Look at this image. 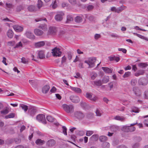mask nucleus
Segmentation results:
<instances>
[{"label":"nucleus","mask_w":148,"mask_h":148,"mask_svg":"<svg viewBox=\"0 0 148 148\" xmlns=\"http://www.w3.org/2000/svg\"><path fill=\"white\" fill-rule=\"evenodd\" d=\"M94 83L95 85L98 86H101L102 84V81L100 80H99L96 81H94Z\"/></svg>","instance_id":"42"},{"label":"nucleus","mask_w":148,"mask_h":148,"mask_svg":"<svg viewBox=\"0 0 148 148\" xmlns=\"http://www.w3.org/2000/svg\"><path fill=\"white\" fill-rule=\"evenodd\" d=\"M25 35L28 38L31 39H35V36L30 31H27L25 33Z\"/></svg>","instance_id":"14"},{"label":"nucleus","mask_w":148,"mask_h":148,"mask_svg":"<svg viewBox=\"0 0 148 148\" xmlns=\"http://www.w3.org/2000/svg\"><path fill=\"white\" fill-rule=\"evenodd\" d=\"M116 148H128V147L125 145H121L117 146Z\"/></svg>","instance_id":"60"},{"label":"nucleus","mask_w":148,"mask_h":148,"mask_svg":"<svg viewBox=\"0 0 148 148\" xmlns=\"http://www.w3.org/2000/svg\"><path fill=\"white\" fill-rule=\"evenodd\" d=\"M15 42L14 41H10L8 42V44L9 45L14 46L15 45Z\"/></svg>","instance_id":"58"},{"label":"nucleus","mask_w":148,"mask_h":148,"mask_svg":"<svg viewBox=\"0 0 148 148\" xmlns=\"http://www.w3.org/2000/svg\"><path fill=\"white\" fill-rule=\"evenodd\" d=\"M93 8V6L91 5H89L87 7V8L88 10H90Z\"/></svg>","instance_id":"64"},{"label":"nucleus","mask_w":148,"mask_h":148,"mask_svg":"<svg viewBox=\"0 0 148 148\" xmlns=\"http://www.w3.org/2000/svg\"><path fill=\"white\" fill-rule=\"evenodd\" d=\"M145 73L144 70L142 69H140L138 70L135 74L134 75L138 77L140 75H142Z\"/></svg>","instance_id":"22"},{"label":"nucleus","mask_w":148,"mask_h":148,"mask_svg":"<svg viewBox=\"0 0 148 148\" xmlns=\"http://www.w3.org/2000/svg\"><path fill=\"white\" fill-rule=\"evenodd\" d=\"M138 66L141 67L142 68L146 67L147 65V64L145 63H140L138 64Z\"/></svg>","instance_id":"48"},{"label":"nucleus","mask_w":148,"mask_h":148,"mask_svg":"<svg viewBox=\"0 0 148 148\" xmlns=\"http://www.w3.org/2000/svg\"><path fill=\"white\" fill-rule=\"evenodd\" d=\"M27 9L30 12H35L38 10L36 7L34 5H30L28 6Z\"/></svg>","instance_id":"17"},{"label":"nucleus","mask_w":148,"mask_h":148,"mask_svg":"<svg viewBox=\"0 0 148 148\" xmlns=\"http://www.w3.org/2000/svg\"><path fill=\"white\" fill-rule=\"evenodd\" d=\"M66 23H70L72 21L73 19L72 16L70 15H68L66 17Z\"/></svg>","instance_id":"26"},{"label":"nucleus","mask_w":148,"mask_h":148,"mask_svg":"<svg viewBox=\"0 0 148 148\" xmlns=\"http://www.w3.org/2000/svg\"><path fill=\"white\" fill-rule=\"evenodd\" d=\"M62 128L63 130V132L64 134L65 135H67V129L66 128V127L64 126H63L62 127Z\"/></svg>","instance_id":"50"},{"label":"nucleus","mask_w":148,"mask_h":148,"mask_svg":"<svg viewBox=\"0 0 148 148\" xmlns=\"http://www.w3.org/2000/svg\"><path fill=\"white\" fill-rule=\"evenodd\" d=\"M69 3L72 5H75L77 3L76 0H68Z\"/></svg>","instance_id":"51"},{"label":"nucleus","mask_w":148,"mask_h":148,"mask_svg":"<svg viewBox=\"0 0 148 148\" xmlns=\"http://www.w3.org/2000/svg\"><path fill=\"white\" fill-rule=\"evenodd\" d=\"M67 54L68 56V58L69 60H71V59L72 57V54L71 52L69 51L68 52Z\"/></svg>","instance_id":"55"},{"label":"nucleus","mask_w":148,"mask_h":148,"mask_svg":"<svg viewBox=\"0 0 148 148\" xmlns=\"http://www.w3.org/2000/svg\"><path fill=\"white\" fill-rule=\"evenodd\" d=\"M123 130L127 132H132L136 130V128L132 126H126L123 127Z\"/></svg>","instance_id":"7"},{"label":"nucleus","mask_w":148,"mask_h":148,"mask_svg":"<svg viewBox=\"0 0 148 148\" xmlns=\"http://www.w3.org/2000/svg\"><path fill=\"white\" fill-rule=\"evenodd\" d=\"M94 132L92 131H87L86 135L87 136H90Z\"/></svg>","instance_id":"49"},{"label":"nucleus","mask_w":148,"mask_h":148,"mask_svg":"<svg viewBox=\"0 0 148 148\" xmlns=\"http://www.w3.org/2000/svg\"><path fill=\"white\" fill-rule=\"evenodd\" d=\"M45 44L43 41H40L35 43V46L36 47H40L43 46Z\"/></svg>","instance_id":"23"},{"label":"nucleus","mask_w":148,"mask_h":148,"mask_svg":"<svg viewBox=\"0 0 148 148\" xmlns=\"http://www.w3.org/2000/svg\"><path fill=\"white\" fill-rule=\"evenodd\" d=\"M13 27L14 30L16 32H21L23 30V28L20 26L15 25H13Z\"/></svg>","instance_id":"16"},{"label":"nucleus","mask_w":148,"mask_h":148,"mask_svg":"<svg viewBox=\"0 0 148 148\" xmlns=\"http://www.w3.org/2000/svg\"><path fill=\"white\" fill-rule=\"evenodd\" d=\"M109 78L108 76H105L103 79L102 81L104 83H106L108 82L109 81Z\"/></svg>","instance_id":"37"},{"label":"nucleus","mask_w":148,"mask_h":148,"mask_svg":"<svg viewBox=\"0 0 148 148\" xmlns=\"http://www.w3.org/2000/svg\"><path fill=\"white\" fill-rule=\"evenodd\" d=\"M119 129V127L116 125H112L110 127V130L113 132H116Z\"/></svg>","instance_id":"28"},{"label":"nucleus","mask_w":148,"mask_h":148,"mask_svg":"<svg viewBox=\"0 0 148 148\" xmlns=\"http://www.w3.org/2000/svg\"><path fill=\"white\" fill-rule=\"evenodd\" d=\"M99 140L101 142L105 141L107 140V137L104 136H102L99 137Z\"/></svg>","instance_id":"40"},{"label":"nucleus","mask_w":148,"mask_h":148,"mask_svg":"<svg viewBox=\"0 0 148 148\" xmlns=\"http://www.w3.org/2000/svg\"><path fill=\"white\" fill-rule=\"evenodd\" d=\"M92 93L87 92L86 94V97L90 100L95 101L97 99V98L95 96L92 97Z\"/></svg>","instance_id":"11"},{"label":"nucleus","mask_w":148,"mask_h":148,"mask_svg":"<svg viewBox=\"0 0 148 148\" xmlns=\"http://www.w3.org/2000/svg\"><path fill=\"white\" fill-rule=\"evenodd\" d=\"M102 69L106 73H112V70L108 67H102Z\"/></svg>","instance_id":"24"},{"label":"nucleus","mask_w":148,"mask_h":148,"mask_svg":"<svg viewBox=\"0 0 148 148\" xmlns=\"http://www.w3.org/2000/svg\"><path fill=\"white\" fill-rule=\"evenodd\" d=\"M145 99H148V90L145 92Z\"/></svg>","instance_id":"63"},{"label":"nucleus","mask_w":148,"mask_h":148,"mask_svg":"<svg viewBox=\"0 0 148 148\" xmlns=\"http://www.w3.org/2000/svg\"><path fill=\"white\" fill-rule=\"evenodd\" d=\"M34 33L36 35L40 36L43 34V32L42 30L39 29H35L34 30Z\"/></svg>","instance_id":"20"},{"label":"nucleus","mask_w":148,"mask_h":148,"mask_svg":"<svg viewBox=\"0 0 148 148\" xmlns=\"http://www.w3.org/2000/svg\"><path fill=\"white\" fill-rule=\"evenodd\" d=\"M20 107L22 108V109L24 110L25 112H26L28 109V106L23 104H21Z\"/></svg>","instance_id":"38"},{"label":"nucleus","mask_w":148,"mask_h":148,"mask_svg":"<svg viewBox=\"0 0 148 148\" xmlns=\"http://www.w3.org/2000/svg\"><path fill=\"white\" fill-rule=\"evenodd\" d=\"M27 62V60L24 57H23L21 58V62L22 63L24 64H26Z\"/></svg>","instance_id":"59"},{"label":"nucleus","mask_w":148,"mask_h":148,"mask_svg":"<svg viewBox=\"0 0 148 148\" xmlns=\"http://www.w3.org/2000/svg\"><path fill=\"white\" fill-rule=\"evenodd\" d=\"M70 100L73 103H77L80 101L79 97L76 95H72L70 97Z\"/></svg>","instance_id":"8"},{"label":"nucleus","mask_w":148,"mask_h":148,"mask_svg":"<svg viewBox=\"0 0 148 148\" xmlns=\"http://www.w3.org/2000/svg\"><path fill=\"white\" fill-rule=\"evenodd\" d=\"M139 144L136 143L133 145L132 146V148H138L139 146Z\"/></svg>","instance_id":"57"},{"label":"nucleus","mask_w":148,"mask_h":148,"mask_svg":"<svg viewBox=\"0 0 148 148\" xmlns=\"http://www.w3.org/2000/svg\"><path fill=\"white\" fill-rule=\"evenodd\" d=\"M22 6L20 5L18 6L16 8V11L17 12H19L23 9Z\"/></svg>","instance_id":"56"},{"label":"nucleus","mask_w":148,"mask_h":148,"mask_svg":"<svg viewBox=\"0 0 148 148\" xmlns=\"http://www.w3.org/2000/svg\"><path fill=\"white\" fill-rule=\"evenodd\" d=\"M15 114L14 113H12L8 115L5 116L6 119L11 118L14 117Z\"/></svg>","instance_id":"41"},{"label":"nucleus","mask_w":148,"mask_h":148,"mask_svg":"<svg viewBox=\"0 0 148 148\" xmlns=\"http://www.w3.org/2000/svg\"><path fill=\"white\" fill-rule=\"evenodd\" d=\"M62 107L64 110L67 113H72L74 111V108L72 105L64 104L62 105Z\"/></svg>","instance_id":"1"},{"label":"nucleus","mask_w":148,"mask_h":148,"mask_svg":"<svg viewBox=\"0 0 148 148\" xmlns=\"http://www.w3.org/2000/svg\"><path fill=\"white\" fill-rule=\"evenodd\" d=\"M56 143L55 141L53 139H50L47 142V145L49 147L54 146Z\"/></svg>","instance_id":"15"},{"label":"nucleus","mask_w":148,"mask_h":148,"mask_svg":"<svg viewBox=\"0 0 148 148\" xmlns=\"http://www.w3.org/2000/svg\"><path fill=\"white\" fill-rule=\"evenodd\" d=\"M43 3L41 0H38V3L37 4V6L38 8V9L39 10L40 9L42 6Z\"/></svg>","instance_id":"33"},{"label":"nucleus","mask_w":148,"mask_h":148,"mask_svg":"<svg viewBox=\"0 0 148 148\" xmlns=\"http://www.w3.org/2000/svg\"><path fill=\"white\" fill-rule=\"evenodd\" d=\"M131 73L130 72H125V74L123 75V77L124 78H126L129 77Z\"/></svg>","instance_id":"47"},{"label":"nucleus","mask_w":148,"mask_h":148,"mask_svg":"<svg viewBox=\"0 0 148 148\" xmlns=\"http://www.w3.org/2000/svg\"><path fill=\"white\" fill-rule=\"evenodd\" d=\"M8 112L9 111L7 109L2 110L1 111V113L4 114H7L8 113Z\"/></svg>","instance_id":"54"},{"label":"nucleus","mask_w":148,"mask_h":148,"mask_svg":"<svg viewBox=\"0 0 148 148\" xmlns=\"http://www.w3.org/2000/svg\"><path fill=\"white\" fill-rule=\"evenodd\" d=\"M39 27L40 28H41V29H42L44 31H47V26L45 24L42 25H40L39 26Z\"/></svg>","instance_id":"43"},{"label":"nucleus","mask_w":148,"mask_h":148,"mask_svg":"<svg viewBox=\"0 0 148 148\" xmlns=\"http://www.w3.org/2000/svg\"><path fill=\"white\" fill-rule=\"evenodd\" d=\"M6 8L7 9L9 10L10 8H12V5L10 3H6Z\"/></svg>","instance_id":"53"},{"label":"nucleus","mask_w":148,"mask_h":148,"mask_svg":"<svg viewBox=\"0 0 148 148\" xmlns=\"http://www.w3.org/2000/svg\"><path fill=\"white\" fill-rule=\"evenodd\" d=\"M57 6V5L56 3V1H55L53 2V3L52 5V7L53 9L56 8Z\"/></svg>","instance_id":"62"},{"label":"nucleus","mask_w":148,"mask_h":148,"mask_svg":"<svg viewBox=\"0 0 148 148\" xmlns=\"http://www.w3.org/2000/svg\"><path fill=\"white\" fill-rule=\"evenodd\" d=\"M22 44L21 42H19L14 47V48H18L20 47H22Z\"/></svg>","instance_id":"52"},{"label":"nucleus","mask_w":148,"mask_h":148,"mask_svg":"<svg viewBox=\"0 0 148 148\" xmlns=\"http://www.w3.org/2000/svg\"><path fill=\"white\" fill-rule=\"evenodd\" d=\"M13 32L11 29H9L7 33V36L10 38H12L13 37Z\"/></svg>","instance_id":"27"},{"label":"nucleus","mask_w":148,"mask_h":148,"mask_svg":"<svg viewBox=\"0 0 148 148\" xmlns=\"http://www.w3.org/2000/svg\"><path fill=\"white\" fill-rule=\"evenodd\" d=\"M114 119L117 120L123 121L125 120V118L123 116H116L114 117Z\"/></svg>","instance_id":"32"},{"label":"nucleus","mask_w":148,"mask_h":148,"mask_svg":"<svg viewBox=\"0 0 148 148\" xmlns=\"http://www.w3.org/2000/svg\"><path fill=\"white\" fill-rule=\"evenodd\" d=\"M83 16H77L75 18V21L77 23H80L83 21Z\"/></svg>","instance_id":"21"},{"label":"nucleus","mask_w":148,"mask_h":148,"mask_svg":"<svg viewBox=\"0 0 148 148\" xmlns=\"http://www.w3.org/2000/svg\"><path fill=\"white\" fill-rule=\"evenodd\" d=\"M57 29L54 27H50L49 28L48 34L51 35H54L56 33Z\"/></svg>","instance_id":"13"},{"label":"nucleus","mask_w":148,"mask_h":148,"mask_svg":"<svg viewBox=\"0 0 148 148\" xmlns=\"http://www.w3.org/2000/svg\"><path fill=\"white\" fill-rule=\"evenodd\" d=\"M134 34H135L136 36L140 38L144 39L147 41H148V38L147 37L137 33H134Z\"/></svg>","instance_id":"34"},{"label":"nucleus","mask_w":148,"mask_h":148,"mask_svg":"<svg viewBox=\"0 0 148 148\" xmlns=\"http://www.w3.org/2000/svg\"><path fill=\"white\" fill-rule=\"evenodd\" d=\"M90 75L91 79L94 80L97 76V74L95 72H93L91 73Z\"/></svg>","instance_id":"39"},{"label":"nucleus","mask_w":148,"mask_h":148,"mask_svg":"<svg viewBox=\"0 0 148 148\" xmlns=\"http://www.w3.org/2000/svg\"><path fill=\"white\" fill-rule=\"evenodd\" d=\"M94 114L91 113H88L86 115V118L88 119H91L94 117Z\"/></svg>","instance_id":"35"},{"label":"nucleus","mask_w":148,"mask_h":148,"mask_svg":"<svg viewBox=\"0 0 148 148\" xmlns=\"http://www.w3.org/2000/svg\"><path fill=\"white\" fill-rule=\"evenodd\" d=\"M28 112L29 115L32 117H33L36 114L37 110L34 107L30 106L28 109Z\"/></svg>","instance_id":"6"},{"label":"nucleus","mask_w":148,"mask_h":148,"mask_svg":"<svg viewBox=\"0 0 148 148\" xmlns=\"http://www.w3.org/2000/svg\"><path fill=\"white\" fill-rule=\"evenodd\" d=\"M138 83L140 85L145 86L147 84L148 81L147 79L145 78H141L139 79Z\"/></svg>","instance_id":"10"},{"label":"nucleus","mask_w":148,"mask_h":148,"mask_svg":"<svg viewBox=\"0 0 148 148\" xmlns=\"http://www.w3.org/2000/svg\"><path fill=\"white\" fill-rule=\"evenodd\" d=\"M64 15V13L61 12L57 13V14L55 16V19L57 21H60L63 19V16Z\"/></svg>","instance_id":"5"},{"label":"nucleus","mask_w":148,"mask_h":148,"mask_svg":"<svg viewBox=\"0 0 148 148\" xmlns=\"http://www.w3.org/2000/svg\"><path fill=\"white\" fill-rule=\"evenodd\" d=\"M71 89L75 92L77 93H81L82 92V90L79 88L73 87L70 86Z\"/></svg>","instance_id":"18"},{"label":"nucleus","mask_w":148,"mask_h":148,"mask_svg":"<svg viewBox=\"0 0 148 148\" xmlns=\"http://www.w3.org/2000/svg\"><path fill=\"white\" fill-rule=\"evenodd\" d=\"M47 120L50 122H53L54 121V119L51 116H48L47 117Z\"/></svg>","instance_id":"44"},{"label":"nucleus","mask_w":148,"mask_h":148,"mask_svg":"<svg viewBox=\"0 0 148 148\" xmlns=\"http://www.w3.org/2000/svg\"><path fill=\"white\" fill-rule=\"evenodd\" d=\"M101 146L102 148H109L110 144L109 143L105 142L102 144Z\"/></svg>","instance_id":"29"},{"label":"nucleus","mask_w":148,"mask_h":148,"mask_svg":"<svg viewBox=\"0 0 148 148\" xmlns=\"http://www.w3.org/2000/svg\"><path fill=\"white\" fill-rule=\"evenodd\" d=\"M99 136L97 134L92 135L90 138V139L93 141H97L98 139Z\"/></svg>","instance_id":"36"},{"label":"nucleus","mask_w":148,"mask_h":148,"mask_svg":"<svg viewBox=\"0 0 148 148\" xmlns=\"http://www.w3.org/2000/svg\"><path fill=\"white\" fill-rule=\"evenodd\" d=\"M50 87L48 85H46L44 86L42 89V92L44 93H47L49 90Z\"/></svg>","instance_id":"19"},{"label":"nucleus","mask_w":148,"mask_h":148,"mask_svg":"<svg viewBox=\"0 0 148 148\" xmlns=\"http://www.w3.org/2000/svg\"><path fill=\"white\" fill-rule=\"evenodd\" d=\"M75 116L79 119H82L84 116V115L81 112L76 111L74 114Z\"/></svg>","instance_id":"12"},{"label":"nucleus","mask_w":148,"mask_h":148,"mask_svg":"<svg viewBox=\"0 0 148 148\" xmlns=\"http://www.w3.org/2000/svg\"><path fill=\"white\" fill-rule=\"evenodd\" d=\"M95 113L96 116H100L102 114L100 110L98 109H97L95 112Z\"/></svg>","instance_id":"46"},{"label":"nucleus","mask_w":148,"mask_h":148,"mask_svg":"<svg viewBox=\"0 0 148 148\" xmlns=\"http://www.w3.org/2000/svg\"><path fill=\"white\" fill-rule=\"evenodd\" d=\"M137 82V80L135 79H132L131 82V85L132 86H135Z\"/></svg>","instance_id":"45"},{"label":"nucleus","mask_w":148,"mask_h":148,"mask_svg":"<svg viewBox=\"0 0 148 148\" xmlns=\"http://www.w3.org/2000/svg\"><path fill=\"white\" fill-rule=\"evenodd\" d=\"M36 119L39 122H41L44 124H46L47 122L46 120L45 116L44 115L40 114L38 115L36 117Z\"/></svg>","instance_id":"4"},{"label":"nucleus","mask_w":148,"mask_h":148,"mask_svg":"<svg viewBox=\"0 0 148 148\" xmlns=\"http://www.w3.org/2000/svg\"><path fill=\"white\" fill-rule=\"evenodd\" d=\"M36 143L39 145H42L45 143V141L43 140H42L41 139H38L36 141Z\"/></svg>","instance_id":"25"},{"label":"nucleus","mask_w":148,"mask_h":148,"mask_svg":"<svg viewBox=\"0 0 148 148\" xmlns=\"http://www.w3.org/2000/svg\"><path fill=\"white\" fill-rule=\"evenodd\" d=\"M118 50L119 51H121L125 53H126L127 52V50L125 49L119 48Z\"/></svg>","instance_id":"61"},{"label":"nucleus","mask_w":148,"mask_h":148,"mask_svg":"<svg viewBox=\"0 0 148 148\" xmlns=\"http://www.w3.org/2000/svg\"><path fill=\"white\" fill-rule=\"evenodd\" d=\"M52 51V53L53 56H54L59 57L61 56L62 52L60 51V49L59 48L55 47L54 49H53Z\"/></svg>","instance_id":"3"},{"label":"nucleus","mask_w":148,"mask_h":148,"mask_svg":"<svg viewBox=\"0 0 148 148\" xmlns=\"http://www.w3.org/2000/svg\"><path fill=\"white\" fill-rule=\"evenodd\" d=\"M96 59L95 58H90L88 60L84 61L85 63L89 65L88 68H91L94 67L95 66V63L96 61Z\"/></svg>","instance_id":"2"},{"label":"nucleus","mask_w":148,"mask_h":148,"mask_svg":"<svg viewBox=\"0 0 148 148\" xmlns=\"http://www.w3.org/2000/svg\"><path fill=\"white\" fill-rule=\"evenodd\" d=\"M38 57L40 59H42L45 57V55L44 54L43 51H39L38 53Z\"/></svg>","instance_id":"30"},{"label":"nucleus","mask_w":148,"mask_h":148,"mask_svg":"<svg viewBox=\"0 0 148 148\" xmlns=\"http://www.w3.org/2000/svg\"><path fill=\"white\" fill-rule=\"evenodd\" d=\"M132 90L136 96L138 97L140 96L141 92L138 88L136 87H134L132 88Z\"/></svg>","instance_id":"9"},{"label":"nucleus","mask_w":148,"mask_h":148,"mask_svg":"<svg viewBox=\"0 0 148 148\" xmlns=\"http://www.w3.org/2000/svg\"><path fill=\"white\" fill-rule=\"evenodd\" d=\"M126 7L123 5H122L121 7H119L116 9V12L119 13L121 12L126 8Z\"/></svg>","instance_id":"31"}]
</instances>
